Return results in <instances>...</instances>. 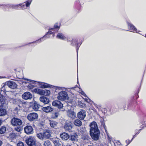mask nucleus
Wrapping results in <instances>:
<instances>
[{
	"label": "nucleus",
	"instance_id": "obj_58",
	"mask_svg": "<svg viewBox=\"0 0 146 146\" xmlns=\"http://www.w3.org/2000/svg\"><path fill=\"white\" fill-rule=\"evenodd\" d=\"M145 37L146 38V34L145 35Z\"/></svg>",
	"mask_w": 146,
	"mask_h": 146
},
{
	"label": "nucleus",
	"instance_id": "obj_46",
	"mask_svg": "<svg viewBox=\"0 0 146 146\" xmlns=\"http://www.w3.org/2000/svg\"><path fill=\"white\" fill-rule=\"evenodd\" d=\"M25 4H24V3L22 4V5H21V8H22V9H23L25 7Z\"/></svg>",
	"mask_w": 146,
	"mask_h": 146
},
{
	"label": "nucleus",
	"instance_id": "obj_2",
	"mask_svg": "<svg viewBox=\"0 0 146 146\" xmlns=\"http://www.w3.org/2000/svg\"><path fill=\"white\" fill-rule=\"evenodd\" d=\"M4 87L2 88L0 91V108L2 106L7 107V102L5 96L6 93L4 91Z\"/></svg>",
	"mask_w": 146,
	"mask_h": 146
},
{
	"label": "nucleus",
	"instance_id": "obj_35",
	"mask_svg": "<svg viewBox=\"0 0 146 146\" xmlns=\"http://www.w3.org/2000/svg\"><path fill=\"white\" fill-rule=\"evenodd\" d=\"M21 127L19 126H18L17 127L15 128V130L18 132H20L21 130Z\"/></svg>",
	"mask_w": 146,
	"mask_h": 146
},
{
	"label": "nucleus",
	"instance_id": "obj_5",
	"mask_svg": "<svg viewBox=\"0 0 146 146\" xmlns=\"http://www.w3.org/2000/svg\"><path fill=\"white\" fill-rule=\"evenodd\" d=\"M68 95L67 93L65 91H61L58 94L57 98L58 100L62 101H64L68 99Z\"/></svg>",
	"mask_w": 146,
	"mask_h": 146
},
{
	"label": "nucleus",
	"instance_id": "obj_53",
	"mask_svg": "<svg viewBox=\"0 0 146 146\" xmlns=\"http://www.w3.org/2000/svg\"><path fill=\"white\" fill-rule=\"evenodd\" d=\"M67 41L68 42L70 41H71V40H69V39L68 38L67 39Z\"/></svg>",
	"mask_w": 146,
	"mask_h": 146
},
{
	"label": "nucleus",
	"instance_id": "obj_8",
	"mask_svg": "<svg viewBox=\"0 0 146 146\" xmlns=\"http://www.w3.org/2000/svg\"><path fill=\"white\" fill-rule=\"evenodd\" d=\"M25 79V80H27V81H30L32 83H35L36 82L37 83L36 84H39L40 85V87L41 88H45L50 87L49 85L44 82H36L34 80H29L27 79Z\"/></svg>",
	"mask_w": 146,
	"mask_h": 146
},
{
	"label": "nucleus",
	"instance_id": "obj_39",
	"mask_svg": "<svg viewBox=\"0 0 146 146\" xmlns=\"http://www.w3.org/2000/svg\"><path fill=\"white\" fill-rule=\"evenodd\" d=\"M54 87L55 88V89L56 90H62V88H63L62 87L58 86H55Z\"/></svg>",
	"mask_w": 146,
	"mask_h": 146
},
{
	"label": "nucleus",
	"instance_id": "obj_26",
	"mask_svg": "<svg viewBox=\"0 0 146 146\" xmlns=\"http://www.w3.org/2000/svg\"><path fill=\"white\" fill-rule=\"evenodd\" d=\"M73 123L75 125L78 127L81 126L82 125V121L79 119H76L74 120Z\"/></svg>",
	"mask_w": 146,
	"mask_h": 146
},
{
	"label": "nucleus",
	"instance_id": "obj_37",
	"mask_svg": "<svg viewBox=\"0 0 146 146\" xmlns=\"http://www.w3.org/2000/svg\"><path fill=\"white\" fill-rule=\"evenodd\" d=\"M31 2V1H30V0L27 1L26 4H25L26 5V6L27 7H29L30 5Z\"/></svg>",
	"mask_w": 146,
	"mask_h": 146
},
{
	"label": "nucleus",
	"instance_id": "obj_34",
	"mask_svg": "<svg viewBox=\"0 0 146 146\" xmlns=\"http://www.w3.org/2000/svg\"><path fill=\"white\" fill-rule=\"evenodd\" d=\"M6 131V128L5 127H2L0 129V133L3 134Z\"/></svg>",
	"mask_w": 146,
	"mask_h": 146
},
{
	"label": "nucleus",
	"instance_id": "obj_51",
	"mask_svg": "<svg viewBox=\"0 0 146 146\" xmlns=\"http://www.w3.org/2000/svg\"><path fill=\"white\" fill-rule=\"evenodd\" d=\"M2 143V141H0V146H1V145Z\"/></svg>",
	"mask_w": 146,
	"mask_h": 146
},
{
	"label": "nucleus",
	"instance_id": "obj_27",
	"mask_svg": "<svg viewBox=\"0 0 146 146\" xmlns=\"http://www.w3.org/2000/svg\"><path fill=\"white\" fill-rule=\"evenodd\" d=\"M49 124L51 127L54 128L56 127L58 124L57 122L53 120H49Z\"/></svg>",
	"mask_w": 146,
	"mask_h": 146
},
{
	"label": "nucleus",
	"instance_id": "obj_47",
	"mask_svg": "<svg viewBox=\"0 0 146 146\" xmlns=\"http://www.w3.org/2000/svg\"><path fill=\"white\" fill-rule=\"evenodd\" d=\"M94 105L95 106V107H96L97 108H98V109H99L100 107L98 106V105L96 104H94Z\"/></svg>",
	"mask_w": 146,
	"mask_h": 146
},
{
	"label": "nucleus",
	"instance_id": "obj_21",
	"mask_svg": "<svg viewBox=\"0 0 146 146\" xmlns=\"http://www.w3.org/2000/svg\"><path fill=\"white\" fill-rule=\"evenodd\" d=\"M7 107L2 106L0 108V116H3L7 114V111L5 108Z\"/></svg>",
	"mask_w": 146,
	"mask_h": 146
},
{
	"label": "nucleus",
	"instance_id": "obj_14",
	"mask_svg": "<svg viewBox=\"0 0 146 146\" xmlns=\"http://www.w3.org/2000/svg\"><path fill=\"white\" fill-rule=\"evenodd\" d=\"M68 116L72 119H74L76 117V114L73 111L68 110L67 111Z\"/></svg>",
	"mask_w": 146,
	"mask_h": 146
},
{
	"label": "nucleus",
	"instance_id": "obj_42",
	"mask_svg": "<svg viewBox=\"0 0 146 146\" xmlns=\"http://www.w3.org/2000/svg\"><path fill=\"white\" fill-rule=\"evenodd\" d=\"M142 129H140L139 130H136V134L137 135V134H139V133L140 131L142 130Z\"/></svg>",
	"mask_w": 146,
	"mask_h": 146
},
{
	"label": "nucleus",
	"instance_id": "obj_17",
	"mask_svg": "<svg viewBox=\"0 0 146 146\" xmlns=\"http://www.w3.org/2000/svg\"><path fill=\"white\" fill-rule=\"evenodd\" d=\"M52 141L55 146H63V145L61 143L60 139L58 138H54Z\"/></svg>",
	"mask_w": 146,
	"mask_h": 146
},
{
	"label": "nucleus",
	"instance_id": "obj_23",
	"mask_svg": "<svg viewBox=\"0 0 146 146\" xmlns=\"http://www.w3.org/2000/svg\"><path fill=\"white\" fill-rule=\"evenodd\" d=\"M34 92L41 95H44L45 91L38 88H35L34 90Z\"/></svg>",
	"mask_w": 146,
	"mask_h": 146
},
{
	"label": "nucleus",
	"instance_id": "obj_38",
	"mask_svg": "<svg viewBox=\"0 0 146 146\" xmlns=\"http://www.w3.org/2000/svg\"><path fill=\"white\" fill-rule=\"evenodd\" d=\"M25 145L22 142H19L17 145V146H25Z\"/></svg>",
	"mask_w": 146,
	"mask_h": 146
},
{
	"label": "nucleus",
	"instance_id": "obj_50",
	"mask_svg": "<svg viewBox=\"0 0 146 146\" xmlns=\"http://www.w3.org/2000/svg\"><path fill=\"white\" fill-rule=\"evenodd\" d=\"M85 100V101H86V102H89V101H88L89 100L88 99H86Z\"/></svg>",
	"mask_w": 146,
	"mask_h": 146
},
{
	"label": "nucleus",
	"instance_id": "obj_28",
	"mask_svg": "<svg viewBox=\"0 0 146 146\" xmlns=\"http://www.w3.org/2000/svg\"><path fill=\"white\" fill-rule=\"evenodd\" d=\"M21 5H22V3H20L18 5H10L9 7H12L13 8L16 9H19L21 8Z\"/></svg>",
	"mask_w": 146,
	"mask_h": 146
},
{
	"label": "nucleus",
	"instance_id": "obj_57",
	"mask_svg": "<svg viewBox=\"0 0 146 146\" xmlns=\"http://www.w3.org/2000/svg\"><path fill=\"white\" fill-rule=\"evenodd\" d=\"M88 146H93L92 145H88Z\"/></svg>",
	"mask_w": 146,
	"mask_h": 146
},
{
	"label": "nucleus",
	"instance_id": "obj_29",
	"mask_svg": "<svg viewBox=\"0 0 146 146\" xmlns=\"http://www.w3.org/2000/svg\"><path fill=\"white\" fill-rule=\"evenodd\" d=\"M77 136L76 135H71L69 138L70 140L74 142L77 141Z\"/></svg>",
	"mask_w": 146,
	"mask_h": 146
},
{
	"label": "nucleus",
	"instance_id": "obj_31",
	"mask_svg": "<svg viewBox=\"0 0 146 146\" xmlns=\"http://www.w3.org/2000/svg\"><path fill=\"white\" fill-rule=\"evenodd\" d=\"M82 138L84 140H89L90 137L88 134H85L82 136Z\"/></svg>",
	"mask_w": 146,
	"mask_h": 146
},
{
	"label": "nucleus",
	"instance_id": "obj_19",
	"mask_svg": "<svg viewBox=\"0 0 146 146\" xmlns=\"http://www.w3.org/2000/svg\"><path fill=\"white\" fill-rule=\"evenodd\" d=\"M61 138L64 141L67 140L70 137L69 135L67 133L64 132L60 135Z\"/></svg>",
	"mask_w": 146,
	"mask_h": 146
},
{
	"label": "nucleus",
	"instance_id": "obj_20",
	"mask_svg": "<svg viewBox=\"0 0 146 146\" xmlns=\"http://www.w3.org/2000/svg\"><path fill=\"white\" fill-rule=\"evenodd\" d=\"M40 101L44 104H47L49 103V100L48 98L45 96H41L39 98Z\"/></svg>",
	"mask_w": 146,
	"mask_h": 146
},
{
	"label": "nucleus",
	"instance_id": "obj_12",
	"mask_svg": "<svg viewBox=\"0 0 146 146\" xmlns=\"http://www.w3.org/2000/svg\"><path fill=\"white\" fill-rule=\"evenodd\" d=\"M73 127V125L71 124V122L66 123L64 126V129L66 131L70 132Z\"/></svg>",
	"mask_w": 146,
	"mask_h": 146
},
{
	"label": "nucleus",
	"instance_id": "obj_40",
	"mask_svg": "<svg viewBox=\"0 0 146 146\" xmlns=\"http://www.w3.org/2000/svg\"><path fill=\"white\" fill-rule=\"evenodd\" d=\"M59 115V113L58 112H55L54 113V116L53 117L54 118H56Z\"/></svg>",
	"mask_w": 146,
	"mask_h": 146
},
{
	"label": "nucleus",
	"instance_id": "obj_4",
	"mask_svg": "<svg viewBox=\"0 0 146 146\" xmlns=\"http://www.w3.org/2000/svg\"><path fill=\"white\" fill-rule=\"evenodd\" d=\"M17 85L16 83L13 81H8L6 82L2 88L4 87L5 88L4 91L6 92H8L9 90L7 89L8 87L11 89H14L17 87Z\"/></svg>",
	"mask_w": 146,
	"mask_h": 146
},
{
	"label": "nucleus",
	"instance_id": "obj_49",
	"mask_svg": "<svg viewBox=\"0 0 146 146\" xmlns=\"http://www.w3.org/2000/svg\"><path fill=\"white\" fill-rule=\"evenodd\" d=\"M63 146H72L71 145H70L69 144H67L66 145H63Z\"/></svg>",
	"mask_w": 146,
	"mask_h": 146
},
{
	"label": "nucleus",
	"instance_id": "obj_10",
	"mask_svg": "<svg viewBox=\"0 0 146 146\" xmlns=\"http://www.w3.org/2000/svg\"><path fill=\"white\" fill-rule=\"evenodd\" d=\"M86 116V111L83 110H81L77 114V117L80 120L84 119Z\"/></svg>",
	"mask_w": 146,
	"mask_h": 146
},
{
	"label": "nucleus",
	"instance_id": "obj_45",
	"mask_svg": "<svg viewBox=\"0 0 146 146\" xmlns=\"http://www.w3.org/2000/svg\"><path fill=\"white\" fill-rule=\"evenodd\" d=\"M28 87L29 88H32L33 87V86L31 84H29L28 86Z\"/></svg>",
	"mask_w": 146,
	"mask_h": 146
},
{
	"label": "nucleus",
	"instance_id": "obj_55",
	"mask_svg": "<svg viewBox=\"0 0 146 146\" xmlns=\"http://www.w3.org/2000/svg\"><path fill=\"white\" fill-rule=\"evenodd\" d=\"M78 48H77V52H78Z\"/></svg>",
	"mask_w": 146,
	"mask_h": 146
},
{
	"label": "nucleus",
	"instance_id": "obj_15",
	"mask_svg": "<svg viewBox=\"0 0 146 146\" xmlns=\"http://www.w3.org/2000/svg\"><path fill=\"white\" fill-rule=\"evenodd\" d=\"M127 23L129 29L131 30V31L137 33V29L130 22L127 21Z\"/></svg>",
	"mask_w": 146,
	"mask_h": 146
},
{
	"label": "nucleus",
	"instance_id": "obj_25",
	"mask_svg": "<svg viewBox=\"0 0 146 146\" xmlns=\"http://www.w3.org/2000/svg\"><path fill=\"white\" fill-rule=\"evenodd\" d=\"M42 110L43 111L46 113L51 112L53 110V109L50 106L44 107Z\"/></svg>",
	"mask_w": 146,
	"mask_h": 146
},
{
	"label": "nucleus",
	"instance_id": "obj_32",
	"mask_svg": "<svg viewBox=\"0 0 146 146\" xmlns=\"http://www.w3.org/2000/svg\"><path fill=\"white\" fill-rule=\"evenodd\" d=\"M60 27L58 26L56 24H55L53 28H50L49 29V31L50 30H54V29H58L56 31H58V30L59 29Z\"/></svg>",
	"mask_w": 146,
	"mask_h": 146
},
{
	"label": "nucleus",
	"instance_id": "obj_7",
	"mask_svg": "<svg viewBox=\"0 0 146 146\" xmlns=\"http://www.w3.org/2000/svg\"><path fill=\"white\" fill-rule=\"evenodd\" d=\"M26 142L29 146H36V139L33 137H30L26 140Z\"/></svg>",
	"mask_w": 146,
	"mask_h": 146
},
{
	"label": "nucleus",
	"instance_id": "obj_11",
	"mask_svg": "<svg viewBox=\"0 0 146 146\" xmlns=\"http://www.w3.org/2000/svg\"><path fill=\"white\" fill-rule=\"evenodd\" d=\"M25 132L27 134L29 135L33 133V129L31 126H27L24 128Z\"/></svg>",
	"mask_w": 146,
	"mask_h": 146
},
{
	"label": "nucleus",
	"instance_id": "obj_1",
	"mask_svg": "<svg viewBox=\"0 0 146 146\" xmlns=\"http://www.w3.org/2000/svg\"><path fill=\"white\" fill-rule=\"evenodd\" d=\"M90 126L91 136L94 140H98L99 138L100 131L96 123L94 121H92L90 123Z\"/></svg>",
	"mask_w": 146,
	"mask_h": 146
},
{
	"label": "nucleus",
	"instance_id": "obj_24",
	"mask_svg": "<svg viewBox=\"0 0 146 146\" xmlns=\"http://www.w3.org/2000/svg\"><path fill=\"white\" fill-rule=\"evenodd\" d=\"M57 38L62 40H65L66 39V37L64 35V34L61 33H58L56 35Z\"/></svg>",
	"mask_w": 146,
	"mask_h": 146
},
{
	"label": "nucleus",
	"instance_id": "obj_9",
	"mask_svg": "<svg viewBox=\"0 0 146 146\" xmlns=\"http://www.w3.org/2000/svg\"><path fill=\"white\" fill-rule=\"evenodd\" d=\"M38 115L35 113H31L29 114L27 117V119L30 121H33L38 118Z\"/></svg>",
	"mask_w": 146,
	"mask_h": 146
},
{
	"label": "nucleus",
	"instance_id": "obj_18",
	"mask_svg": "<svg viewBox=\"0 0 146 146\" xmlns=\"http://www.w3.org/2000/svg\"><path fill=\"white\" fill-rule=\"evenodd\" d=\"M53 33L50 31H49L48 32H47L42 37L40 38V39H39L37 40H36V41L35 42H32V43H36L38 42H40L42 41H44L45 40V39H44V38L46 37V36L48 35H51Z\"/></svg>",
	"mask_w": 146,
	"mask_h": 146
},
{
	"label": "nucleus",
	"instance_id": "obj_36",
	"mask_svg": "<svg viewBox=\"0 0 146 146\" xmlns=\"http://www.w3.org/2000/svg\"><path fill=\"white\" fill-rule=\"evenodd\" d=\"M43 91H45V94L44 95H49L50 93V92L49 90H43Z\"/></svg>",
	"mask_w": 146,
	"mask_h": 146
},
{
	"label": "nucleus",
	"instance_id": "obj_16",
	"mask_svg": "<svg viewBox=\"0 0 146 146\" xmlns=\"http://www.w3.org/2000/svg\"><path fill=\"white\" fill-rule=\"evenodd\" d=\"M52 105L59 109L62 108L63 106V104L60 102L58 100L54 101L52 103Z\"/></svg>",
	"mask_w": 146,
	"mask_h": 146
},
{
	"label": "nucleus",
	"instance_id": "obj_48",
	"mask_svg": "<svg viewBox=\"0 0 146 146\" xmlns=\"http://www.w3.org/2000/svg\"><path fill=\"white\" fill-rule=\"evenodd\" d=\"M50 37V36L49 35L47 36L46 35V37L44 38V39H45V40L46 39V38H49Z\"/></svg>",
	"mask_w": 146,
	"mask_h": 146
},
{
	"label": "nucleus",
	"instance_id": "obj_13",
	"mask_svg": "<svg viewBox=\"0 0 146 146\" xmlns=\"http://www.w3.org/2000/svg\"><path fill=\"white\" fill-rule=\"evenodd\" d=\"M23 98L25 100L31 99L32 98L33 96L32 94L29 92L24 93L22 95Z\"/></svg>",
	"mask_w": 146,
	"mask_h": 146
},
{
	"label": "nucleus",
	"instance_id": "obj_41",
	"mask_svg": "<svg viewBox=\"0 0 146 146\" xmlns=\"http://www.w3.org/2000/svg\"><path fill=\"white\" fill-rule=\"evenodd\" d=\"M101 124L103 127L105 128V124L104 122L103 121H101Z\"/></svg>",
	"mask_w": 146,
	"mask_h": 146
},
{
	"label": "nucleus",
	"instance_id": "obj_54",
	"mask_svg": "<svg viewBox=\"0 0 146 146\" xmlns=\"http://www.w3.org/2000/svg\"><path fill=\"white\" fill-rule=\"evenodd\" d=\"M134 138H133V137L132 138V139L131 140V141L133 140V139Z\"/></svg>",
	"mask_w": 146,
	"mask_h": 146
},
{
	"label": "nucleus",
	"instance_id": "obj_22",
	"mask_svg": "<svg viewBox=\"0 0 146 146\" xmlns=\"http://www.w3.org/2000/svg\"><path fill=\"white\" fill-rule=\"evenodd\" d=\"M40 105H39L36 102H34L31 106L33 109L35 111L38 110Z\"/></svg>",
	"mask_w": 146,
	"mask_h": 146
},
{
	"label": "nucleus",
	"instance_id": "obj_56",
	"mask_svg": "<svg viewBox=\"0 0 146 146\" xmlns=\"http://www.w3.org/2000/svg\"><path fill=\"white\" fill-rule=\"evenodd\" d=\"M3 5L0 4V6H3Z\"/></svg>",
	"mask_w": 146,
	"mask_h": 146
},
{
	"label": "nucleus",
	"instance_id": "obj_30",
	"mask_svg": "<svg viewBox=\"0 0 146 146\" xmlns=\"http://www.w3.org/2000/svg\"><path fill=\"white\" fill-rule=\"evenodd\" d=\"M43 145L44 146H52L50 141L48 140L44 141Z\"/></svg>",
	"mask_w": 146,
	"mask_h": 146
},
{
	"label": "nucleus",
	"instance_id": "obj_3",
	"mask_svg": "<svg viewBox=\"0 0 146 146\" xmlns=\"http://www.w3.org/2000/svg\"><path fill=\"white\" fill-rule=\"evenodd\" d=\"M37 137L41 140L49 139L51 136V135L49 130L44 131L43 133H37Z\"/></svg>",
	"mask_w": 146,
	"mask_h": 146
},
{
	"label": "nucleus",
	"instance_id": "obj_52",
	"mask_svg": "<svg viewBox=\"0 0 146 146\" xmlns=\"http://www.w3.org/2000/svg\"><path fill=\"white\" fill-rule=\"evenodd\" d=\"M136 134H135V135H133V138H134L135 137H136Z\"/></svg>",
	"mask_w": 146,
	"mask_h": 146
},
{
	"label": "nucleus",
	"instance_id": "obj_44",
	"mask_svg": "<svg viewBox=\"0 0 146 146\" xmlns=\"http://www.w3.org/2000/svg\"><path fill=\"white\" fill-rule=\"evenodd\" d=\"M80 93H81V94H82V95H83L85 97L86 96V94H85L84 92L83 91H81Z\"/></svg>",
	"mask_w": 146,
	"mask_h": 146
},
{
	"label": "nucleus",
	"instance_id": "obj_6",
	"mask_svg": "<svg viewBox=\"0 0 146 146\" xmlns=\"http://www.w3.org/2000/svg\"><path fill=\"white\" fill-rule=\"evenodd\" d=\"M12 125L14 126H20L23 123L22 121L20 119L17 118L13 117L11 120Z\"/></svg>",
	"mask_w": 146,
	"mask_h": 146
},
{
	"label": "nucleus",
	"instance_id": "obj_33",
	"mask_svg": "<svg viewBox=\"0 0 146 146\" xmlns=\"http://www.w3.org/2000/svg\"><path fill=\"white\" fill-rule=\"evenodd\" d=\"M72 42L71 43V45L74 46L77 44L78 42V39L77 38H74L72 39Z\"/></svg>",
	"mask_w": 146,
	"mask_h": 146
},
{
	"label": "nucleus",
	"instance_id": "obj_43",
	"mask_svg": "<svg viewBox=\"0 0 146 146\" xmlns=\"http://www.w3.org/2000/svg\"><path fill=\"white\" fill-rule=\"evenodd\" d=\"M131 142V141H130V140L128 139V140H126L125 141V142L126 143H127V145H129Z\"/></svg>",
	"mask_w": 146,
	"mask_h": 146
}]
</instances>
